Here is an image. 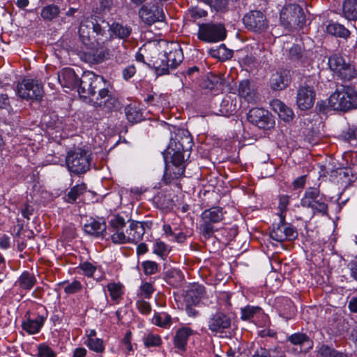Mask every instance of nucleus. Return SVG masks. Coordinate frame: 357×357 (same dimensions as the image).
I'll return each instance as SVG.
<instances>
[{
  "mask_svg": "<svg viewBox=\"0 0 357 357\" xmlns=\"http://www.w3.org/2000/svg\"><path fill=\"white\" fill-rule=\"evenodd\" d=\"M59 13V8L56 5L51 4L42 8L40 15L43 20L51 21L56 17Z\"/></svg>",
  "mask_w": 357,
  "mask_h": 357,
  "instance_id": "7c9ffc66",
  "label": "nucleus"
},
{
  "mask_svg": "<svg viewBox=\"0 0 357 357\" xmlns=\"http://www.w3.org/2000/svg\"><path fill=\"white\" fill-rule=\"evenodd\" d=\"M183 149L179 144L177 145L176 140L171 139L165 153L172 155V163L173 166H182L184 158L182 154Z\"/></svg>",
  "mask_w": 357,
  "mask_h": 357,
  "instance_id": "aec40b11",
  "label": "nucleus"
},
{
  "mask_svg": "<svg viewBox=\"0 0 357 357\" xmlns=\"http://www.w3.org/2000/svg\"><path fill=\"white\" fill-rule=\"evenodd\" d=\"M349 308L353 312H357V297H353L349 302Z\"/></svg>",
  "mask_w": 357,
  "mask_h": 357,
  "instance_id": "0e129e2a",
  "label": "nucleus"
},
{
  "mask_svg": "<svg viewBox=\"0 0 357 357\" xmlns=\"http://www.w3.org/2000/svg\"><path fill=\"white\" fill-rule=\"evenodd\" d=\"M109 27L111 37L126 40L132 33V28L119 22H113L111 25L104 21L89 17L83 20L79 25V36L84 45L93 48L95 45L103 44V36Z\"/></svg>",
  "mask_w": 357,
  "mask_h": 357,
  "instance_id": "f03ea898",
  "label": "nucleus"
},
{
  "mask_svg": "<svg viewBox=\"0 0 357 357\" xmlns=\"http://www.w3.org/2000/svg\"><path fill=\"white\" fill-rule=\"evenodd\" d=\"M198 38L207 43H218L226 37V30L221 24L206 23L200 24Z\"/></svg>",
  "mask_w": 357,
  "mask_h": 357,
  "instance_id": "0eeeda50",
  "label": "nucleus"
},
{
  "mask_svg": "<svg viewBox=\"0 0 357 357\" xmlns=\"http://www.w3.org/2000/svg\"><path fill=\"white\" fill-rule=\"evenodd\" d=\"M184 173V167L183 166H173L170 168L168 167L164 175L166 183H169L171 179L178 178Z\"/></svg>",
  "mask_w": 357,
  "mask_h": 357,
  "instance_id": "473e14b6",
  "label": "nucleus"
},
{
  "mask_svg": "<svg viewBox=\"0 0 357 357\" xmlns=\"http://www.w3.org/2000/svg\"><path fill=\"white\" fill-rule=\"evenodd\" d=\"M110 232L113 243L119 244L128 243V233L125 234L122 229L113 230Z\"/></svg>",
  "mask_w": 357,
  "mask_h": 357,
  "instance_id": "e433bc0d",
  "label": "nucleus"
},
{
  "mask_svg": "<svg viewBox=\"0 0 357 357\" xmlns=\"http://www.w3.org/2000/svg\"><path fill=\"white\" fill-rule=\"evenodd\" d=\"M289 84V73L287 70L273 73L270 79V86L273 90H282Z\"/></svg>",
  "mask_w": 357,
  "mask_h": 357,
  "instance_id": "412c9836",
  "label": "nucleus"
},
{
  "mask_svg": "<svg viewBox=\"0 0 357 357\" xmlns=\"http://www.w3.org/2000/svg\"><path fill=\"white\" fill-rule=\"evenodd\" d=\"M86 187L84 183H80L73 187L65 197V200L69 203H73L76 199L86 191Z\"/></svg>",
  "mask_w": 357,
  "mask_h": 357,
  "instance_id": "c756f323",
  "label": "nucleus"
},
{
  "mask_svg": "<svg viewBox=\"0 0 357 357\" xmlns=\"http://www.w3.org/2000/svg\"><path fill=\"white\" fill-rule=\"evenodd\" d=\"M351 273L352 277L357 280V259L351 263Z\"/></svg>",
  "mask_w": 357,
  "mask_h": 357,
  "instance_id": "774afa93",
  "label": "nucleus"
},
{
  "mask_svg": "<svg viewBox=\"0 0 357 357\" xmlns=\"http://www.w3.org/2000/svg\"><path fill=\"white\" fill-rule=\"evenodd\" d=\"M10 245L9 238L3 236L0 238V248L2 249H7Z\"/></svg>",
  "mask_w": 357,
  "mask_h": 357,
  "instance_id": "69168bd1",
  "label": "nucleus"
},
{
  "mask_svg": "<svg viewBox=\"0 0 357 357\" xmlns=\"http://www.w3.org/2000/svg\"><path fill=\"white\" fill-rule=\"evenodd\" d=\"M195 289L197 291V295H194V289H192L188 293V298L190 297L194 303L199 301V298L204 294V288L201 286H195Z\"/></svg>",
  "mask_w": 357,
  "mask_h": 357,
  "instance_id": "864d4df0",
  "label": "nucleus"
},
{
  "mask_svg": "<svg viewBox=\"0 0 357 357\" xmlns=\"http://www.w3.org/2000/svg\"><path fill=\"white\" fill-rule=\"evenodd\" d=\"M326 31L331 35L346 38L349 37L350 32L343 25L338 23H330L326 26Z\"/></svg>",
  "mask_w": 357,
  "mask_h": 357,
  "instance_id": "c85d7f7f",
  "label": "nucleus"
},
{
  "mask_svg": "<svg viewBox=\"0 0 357 357\" xmlns=\"http://www.w3.org/2000/svg\"><path fill=\"white\" fill-rule=\"evenodd\" d=\"M223 219V213L220 207H212L205 210L202 214V223L200 230L205 237H210L214 232L213 224Z\"/></svg>",
  "mask_w": 357,
  "mask_h": 357,
  "instance_id": "1a4fd4ad",
  "label": "nucleus"
},
{
  "mask_svg": "<svg viewBox=\"0 0 357 357\" xmlns=\"http://www.w3.org/2000/svg\"><path fill=\"white\" fill-rule=\"evenodd\" d=\"M287 340L293 345L299 347L300 352H307L313 347V342L304 333H294L287 337Z\"/></svg>",
  "mask_w": 357,
  "mask_h": 357,
  "instance_id": "6ab92c4d",
  "label": "nucleus"
},
{
  "mask_svg": "<svg viewBox=\"0 0 357 357\" xmlns=\"http://www.w3.org/2000/svg\"><path fill=\"white\" fill-rule=\"evenodd\" d=\"M206 87L209 89H214L222 85V79L220 77L211 75L208 77Z\"/></svg>",
  "mask_w": 357,
  "mask_h": 357,
  "instance_id": "09e8293b",
  "label": "nucleus"
},
{
  "mask_svg": "<svg viewBox=\"0 0 357 357\" xmlns=\"http://www.w3.org/2000/svg\"><path fill=\"white\" fill-rule=\"evenodd\" d=\"M328 65L331 71L344 82L357 80L355 67L340 54L333 53L328 57Z\"/></svg>",
  "mask_w": 357,
  "mask_h": 357,
  "instance_id": "39448f33",
  "label": "nucleus"
},
{
  "mask_svg": "<svg viewBox=\"0 0 357 357\" xmlns=\"http://www.w3.org/2000/svg\"><path fill=\"white\" fill-rule=\"evenodd\" d=\"M124 226V219L120 216H115L110 220L109 230L111 231L116 229H122Z\"/></svg>",
  "mask_w": 357,
  "mask_h": 357,
  "instance_id": "c03bdc74",
  "label": "nucleus"
},
{
  "mask_svg": "<svg viewBox=\"0 0 357 357\" xmlns=\"http://www.w3.org/2000/svg\"><path fill=\"white\" fill-rule=\"evenodd\" d=\"M86 350L84 348L79 347L75 349L73 357H85Z\"/></svg>",
  "mask_w": 357,
  "mask_h": 357,
  "instance_id": "338daca9",
  "label": "nucleus"
},
{
  "mask_svg": "<svg viewBox=\"0 0 357 357\" xmlns=\"http://www.w3.org/2000/svg\"><path fill=\"white\" fill-rule=\"evenodd\" d=\"M305 183V176L297 178L293 183L294 188H303Z\"/></svg>",
  "mask_w": 357,
  "mask_h": 357,
  "instance_id": "e2e57ef3",
  "label": "nucleus"
},
{
  "mask_svg": "<svg viewBox=\"0 0 357 357\" xmlns=\"http://www.w3.org/2000/svg\"><path fill=\"white\" fill-rule=\"evenodd\" d=\"M171 321V317L166 313L155 314L152 319L154 324L164 328L169 326Z\"/></svg>",
  "mask_w": 357,
  "mask_h": 357,
  "instance_id": "f704fd0d",
  "label": "nucleus"
},
{
  "mask_svg": "<svg viewBox=\"0 0 357 357\" xmlns=\"http://www.w3.org/2000/svg\"><path fill=\"white\" fill-rule=\"evenodd\" d=\"M270 237L277 242H282L293 239L295 237V231L292 227L282 224L271 230Z\"/></svg>",
  "mask_w": 357,
  "mask_h": 357,
  "instance_id": "a211bd4d",
  "label": "nucleus"
},
{
  "mask_svg": "<svg viewBox=\"0 0 357 357\" xmlns=\"http://www.w3.org/2000/svg\"><path fill=\"white\" fill-rule=\"evenodd\" d=\"M36 282L35 276L29 272H24L18 280L20 286L24 289H31L36 284Z\"/></svg>",
  "mask_w": 357,
  "mask_h": 357,
  "instance_id": "2f4dec72",
  "label": "nucleus"
},
{
  "mask_svg": "<svg viewBox=\"0 0 357 357\" xmlns=\"http://www.w3.org/2000/svg\"><path fill=\"white\" fill-rule=\"evenodd\" d=\"M153 252L161 257H164L165 256H167L168 249L163 242L155 241L153 244Z\"/></svg>",
  "mask_w": 357,
  "mask_h": 357,
  "instance_id": "79ce46f5",
  "label": "nucleus"
},
{
  "mask_svg": "<svg viewBox=\"0 0 357 357\" xmlns=\"http://www.w3.org/2000/svg\"><path fill=\"white\" fill-rule=\"evenodd\" d=\"M84 344L92 351L96 353H102L105 350L103 341L100 338H90L89 340H85Z\"/></svg>",
  "mask_w": 357,
  "mask_h": 357,
  "instance_id": "c9c22d12",
  "label": "nucleus"
},
{
  "mask_svg": "<svg viewBox=\"0 0 357 357\" xmlns=\"http://www.w3.org/2000/svg\"><path fill=\"white\" fill-rule=\"evenodd\" d=\"M328 105L334 110L344 112L356 108L357 91L349 86H340L328 98Z\"/></svg>",
  "mask_w": 357,
  "mask_h": 357,
  "instance_id": "7ed1b4c3",
  "label": "nucleus"
},
{
  "mask_svg": "<svg viewBox=\"0 0 357 357\" xmlns=\"http://www.w3.org/2000/svg\"><path fill=\"white\" fill-rule=\"evenodd\" d=\"M281 25L289 30L301 28L305 23L303 8L296 3L285 4L280 13Z\"/></svg>",
  "mask_w": 357,
  "mask_h": 357,
  "instance_id": "20e7f679",
  "label": "nucleus"
},
{
  "mask_svg": "<svg viewBox=\"0 0 357 357\" xmlns=\"http://www.w3.org/2000/svg\"><path fill=\"white\" fill-rule=\"evenodd\" d=\"M112 5V0H101L100 1V10L101 12H106L110 9Z\"/></svg>",
  "mask_w": 357,
  "mask_h": 357,
  "instance_id": "680f3d73",
  "label": "nucleus"
},
{
  "mask_svg": "<svg viewBox=\"0 0 357 357\" xmlns=\"http://www.w3.org/2000/svg\"><path fill=\"white\" fill-rule=\"evenodd\" d=\"M111 298L113 301H118L123 294V287L119 283H109L107 286Z\"/></svg>",
  "mask_w": 357,
  "mask_h": 357,
  "instance_id": "72a5a7b5",
  "label": "nucleus"
},
{
  "mask_svg": "<svg viewBox=\"0 0 357 357\" xmlns=\"http://www.w3.org/2000/svg\"><path fill=\"white\" fill-rule=\"evenodd\" d=\"M289 204V197L287 195H282L280 197L279 199V206L278 208L280 210V217L281 221L283 222L284 220V213L287 210V207Z\"/></svg>",
  "mask_w": 357,
  "mask_h": 357,
  "instance_id": "a18cd8bd",
  "label": "nucleus"
},
{
  "mask_svg": "<svg viewBox=\"0 0 357 357\" xmlns=\"http://www.w3.org/2000/svg\"><path fill=\"white\" fill-rule=\"evenodd\" d=\"M162 63L157 68L162 74L169 73V68H176L183 61V54L182 50L178 45H174V47L164 55Z\"/></svg>",
  "mask_w": 357,
  "mask_h": 357,
  "instance_id": "9d476101",
  "label": "nucleus"
},
{
  "mask_svg": "<svg viewBox=\"0 0 357 357\" xmlns=\"http://www.w3.org/2000/svg\"><path fill=\"white\" fill-rule=\"evenodd\" d=\"M243 22L250 30L261 32L266 29L268 24L264 15L258 10L251 11L243 17Z\"/></svg>",
  "mask_w": 357,
  "mask_h": 357,
  "instance_id": "2eb2a0df",
  "label": "nucleus"
},
{
  "mask_svg": "<svg viewBox=\"0 0 357 357\" xmlns=\"http://www.w3.org/2000/svg\"><path fill=\"white\" fill-rule=\"evenodd\" d=\"M136 73L134 66H129L123 70V76L124 79H128L132 77Z\"/></svg>",
  "mask_w": 357,
  "mask_h": 357,
  "instance_id": "052dcab7",
  "label": "nucleus"
},
{
  "mask_svg": "<svg viewBox=\"0 0 357 357\" xmlns=\"http://www.w3.org/2000/svg\"><path fill=\"white\" fill-rule=\"evenodd\" d=\"M161 343V339L160 336L156 335H149L144 339V344L146 347H154L158 346Z\"/></svg>",
  "mask_w": 357,
  "mask_h": 357,
  "instance_id": "603ef678",
  "label": "nucleus"
},
{
  "mask_svg": "<svg viewBox=\"0 0 357 357\" xmlns=\"http://www.w3.org/2000/svg\"><path fill=\"white\" fill-rule=\"evenodd\" d=\"M128 242L140 241L145 233V224L140 222H131L127 229Z\"/></svg>",
  "mask_w": 357,
  "mask_h": 357,
  "instance_id": "4be33fe9",
  "label": "nucleus"
},
{
  "mask_svg": "<svg viewBox=\"0 0 357 357\" xmlns=\"http://www.w3.org/2000/svg\"><path fill=\"white\" fill-rule=\"evenodd\" d=\"M106 230L105 222L91 220L84 225V231L91 235L100 236Z\"/></svg>",
  "mask_w": 357,
  "mask_h": 357,
  "instance_id": "cd10ccee",
  "label": "nucleus"
},
{
  "mask_svg": "<svg viewBox=\"0 0 357 357\" xmlns=\"http://www.w3.org/2000/svg\"><path fill=\"white\" fill-rule=\"evenodd\" d=\"M126 114L127 119L132 123L139 121L142 117L141 112L131 105L126 107Z\"/></svg>",
  "mask_w": 357,
  "mask_h": 357,
  "instance_id": "4c0bfd02",
  "label": "nucleus"
},
{
  "mask_svg": "<svg viewBox=\"0 0 357 357\" xmlns=\"http://www.w3.org/2000/svg\"><path fill=\"white\" fill-rule=\"evenodd\" d=\"M37 357H56V353L48 345L40 344L38 346Z\"/></svg>",
  "mask_w": 357,
  "mask_h": 357,
  "instance_id": "ea45409f",
  "label": "nucleus"
},
{
  "mask_svg": "<svg viewBox=\"0 0 357 357\" xmlns=\"http://www.w3.org/2000/svg\"><path fill=\"white\" fill-rule=\"evenodd\" d=\"M248 119L259 128L266 129L273 125V121L267 110L253 108L248 114Z\"/></svg>",
  "mask_w": 357,
  "mask_h": 357,
  "instance_id": "4468645a",
  "label": "nucleus"
},
{
  "mask_svg": "<svg viewBox=\"0 0 357 357\" xmlns=\"http://www.w3.org/2000/svg\"><path fill=\"white\" fill-rule=\"evenodd\" d=\"M123 344L124 346V349L128 352L132 351V346L131 344V333H126L125 337L123 339Z\"/></svg>",
  "mask_w": 357,
  "mask_h": 357,
  "instance_id": "bf43d9fd",
  "label": "nucleus"
},
{
  "mask_svg": "<svg viewBox=\"0 0 357 357\" xmlns=\"http://www.w3.org/2000/svg\"><path fill=\"white\" fill-rule=\"evenodd\" d=\"M193 334L194 331L188 327L179 328L174 337V346L178 349L183 351L185 349L189 337Z\"/></svg>",
  "mask_w": 357,
  "mask_h": 357,
  "instance_id": "5701e85b",
  "label": "nucleus"
},
{
  "mask_svg": "<svg viewBox=\"0 0 357 357\" xmlns=\"http://www.w3.org/2000/svg\"><path fill=\"white\" fill-rule=\"evenodd\" d=\"M338 352L333 349L322 345L318 350V354L320 357H335Z\"/></svg>",
  "mask_w": 357,
  "mask_h": 357,
  "instance_id": "de8ad7c7",
  "label": "nucleus"
},
{
  "mask_svg": "<svg viewBox=\"0 0 357 357\" xmlns=\"http://www.w3.org/2000/svg\"><path fill=\"white\" fill-rule=\"evenodd\" d=\"M82 289V284L79 281L74 280L71 283H67L64 286V291L67 294H74Z\"/></svg>",
  "mask_w": 357,
  "mask_h": 357,
  "instance_id": "8fccbe9b",
  "label": "nucleus"
},
{
  "mask_svg": "<svg viewBox=\"0 0 357 357\" xmlns=\"http://www.w3.org/2000/svg\"><path fill=\"white\" fill-rule=\"evenodd\" d=\"M205 3L208 4L217 11L224 10L227 5V0H201Z\"/></svg>",
  "mask_w": 357,
  "mask_h": 357,
  "instance_id": "a19ab883",
  "label": "nucleus"
},
{
  "mask_svg": "<svg viewBox=\"0 0 357 357\" xmlns=\"http://www.w3.org/2000/svg\"><path fill=\"white\" fill-rule=\"evenodd\" d=\"M301 204L304 207L312 208L314 212L323 214L327 212V204L319 197V192L317 188L308 189L301 199Z\"/></svg>",
  "mask_w": 357,
  "mask_h": 357,
  "instance_id": "9b49d317",
  "label": "nucleus"
},
{
  "mask_svg": "<svg viewBox=\"0 0 357 357\" xmlns=\"http://www.w3.org/2000/svg\"><path fill=\"white\" fill-rule=\"evenodd\" d=\"M80 268L83 271L84 274L89 277L92 276L93 273L96 270L95 266H93L91 264L88 262L82 264L80 266Z\"/></svg>",
  "mask_w": 357,
  "mask_h": 357,
  "instance_id": "4d7b16f0",
  "label": "nucleus"
},
{
  "mask_svg": "<svg viewBox=\"0 0 357 357\" xmlns=\"http://www.w3.org/2000/svg\"><path fill=\"white\" fill-rule=\"evenodd\" d=\"M314 100L315 93L312 87L305 86L298 89L296 102L301 110L310 109L314 105Z\"/></svg>",
  "mask_w": 357,
  "mask_h": 357,
  "instance_id": "dca6fc26",
  "label": "nucleus"
},
{
  "mask_svg": "<svg viewBox=\"0 0 357 357\" xmlns=\"http://www.w3.org/2000/svg\"><path fill=\"white\" fill-rule=\"evenodd\" d=\"M154 291V289L151 283L146 282L140 287V293L139 296L142 298H149Z\"/></svg>",
  "mask_w": 357,
  "mask_h": 357,
  "instance_id": "49530a36",
  "label": "nucleus"
},
{
  "mask_svg": "<svg viewBox=\"0 0 357 357\" xmlns=\"http://www.w3.org/2000/svg\"><path fill=\"white\" fill-rule=\"evenodd\" d=\"M139 15L142 20L147 24L161 22L165 19L162 8L151 3L143 6L139 11Z\"/></svg>",
  "mask_w": 357,
  "mask_h": 357,
  "instance_id": "ddd939ff",
  "label": "nucleus"
},
{
  "mask_svg": "<svg viewBox=\"0 0 357 357\" xmlns=\"http://www.w3.org/2000/svg\"><path fill=\"white\" fill-rule=\"evenodd\" d=\"M238 94L248 102L255 103L258 99L257 93L250 89V82L248 80H243L240 83Z\"/></svg>",
  "mask_w": 357,
  "mask_h": 357,
  "instance_id": "393cba45",
  "label": "nucleus"
},
{
  "mask_svg": "<svg viewBox=\"0 0 357 357\" xmlns=\"http://www.w3.org/2000/svg\"><path fill=\"white\" fill-rule=\"evenodd\" d=\"M190 16L195 19L201 18L206 15V12L202 9L192 8L189 10Z\"/></svg>",
  "mask_w": 357,
  "mask_h": 357,
  "instance_id": "13d9d810",
  "label": "nucleus"
},
{
  "mask_svg": "<svg viewBox=\"0 0 357 357\" xmlns=\"http://www.w3.org/2000/svg\"><path fill=\"white\" fill-rule=\"evenodd\" d=\"M261 308L255 306H246L241 310V319L243 320H249L252 319L255 314L259 313Z\"/></svg>",
  "mask_w": 357,
  "mask_h": 357,
  "instance_id": "58836bf2",
  "label": "nucleus"
},
{
  "mask_svg": "<svg viewBox=\"0 0 357 357\" xmlns=\"http://www.w3.org/2000/svg\"><path fill=\"white\" fill-rule=\"evenodd\" d=\"M273 108L284 121H289L293 118L294 113L292 110L280 100H274Z\"/></svg>",
  "mask_w": 357,
  "mask_h": 357,
  "instance_id": "bb28decb",
  "label": "nucleus"
},
{
  "mask_svg": "<svg viewBox=\"0 0 357 357\" xmlns=\"http://www.w3.org/2000/svg\"><path fill=\"white\" fill-rule=\"evenodd\" d=\"M136 305H137L138 310L142 314H149L151 310V305L149 304V303H148L145 301H143V300L137 301L136 303Z\"/></svg>",
  "mask_w": 357,
  "mask_h": 357,
  "instance_id": "5fc2aeb1",
  "label": "nucleus"
},
{
  "mask_svg": "<svg viewBox=\"0 0 357 357\" xmlns=\"http://www.w3.org/2000/svg\"><path fill=\"white\" fill-rule=\"evenodd\" d=\"M17 93L20 98L25 100H39L43 96V85L38 80L23 79L17 86Z\"/></svg>",
  "mask_w": 357,
  "mask_h": 357,
  "instance_id": "6e6552de",
  "label": "nucleus"
},
{
  "mask_svg": "<svg viewBox=\"0 0 357 357\" xmlns=\"http://www.w3.org/2000/svg\"><path fill=\"white\" fill-rule=\"evenodd\" d=\"M144 272L146 275H153L158 272V265L153 261H146L142 263Z\"/></svg>",
  "mask_w": 357,
  "mask_h": 357,
  "instance_id": "37998d69",
  "label": "nucleus"
},
{
  "mask_svg": "<svg viewBox=\"0 0 357 357\" xmlns=\"http://www.w3.org/2000/svg\"><path fill=\"white\" fill-rule=\"evenodd\" d=\"M231 318L221 311L212 313L207 321L208 328L212 333H223L231 326Z\"/></svg>",
  "mask_w": 357,
  "mask_h": 357,
  "instance_id": "f8f14e48",
  "label": "nucleus"
},
{
  "mask_svg": "<svg viewBox=\"0 0 357 357\" xmlns=\"http://www.w3.org/2000/svg\"><path fill=\"white\" fill-rule=\"evenodd\" d=\"M77 92L84 100L95 107L107 110L116 109L119 100L108 90L105 79L92 72L84 73L78 84Z\"/></svg>",
  "mask_w": 357,
  "mask_h": 357,
  "instance_id": "f257e3e1",
  "label": "nucleus"
},
{
  "mask_svg": "<svg viewBox=\"0 0 357 357\" xmlns=\"http://www.w3.org/2000/svg\"><path fill=\"white\" fill-rule=\"evenodd\" d=\"M45 319L43 316H38L35 319L28 318L22 323V328L29 334H36L43 326Z\"/></svg>",
  "mask_w": 357,
  "mask_h": 357,
  "instance_id": "b1692460",
  "label": "nucleus"
},
{
  "mask_svg": "<svg viewBox=\"0 0 357 357\" xmlns=\"http://www.w3.org/2000/svg\"><path fill=\"white\" fill-rule=\"evenodd\" d=\"M303 50L300 45H296L289 50V57L292 60H299L302 58Z\"/></svg>",
  "mask_w": 357,
  "mask_h": 357,
  "instance_id": "3c124183",
  "label": "nucleus"
},
{
  "mask_svg": "<svg viewBox=\"0 0 357 357\" xmlns=\"http://www.w3.org/2000/svg\"><path fill=\"white\" fill-rule=\"evenodd\" d=\"M218 50L220 60H226L230 59L232 56V52L227 49L224 44L219 45Z\"/></svg>",
  "mask_w": 357,
  "mask_h": 357,
  "instance_id": "6e6d98bb",
  "label": "nucleus"
},
{
  "mask_svg": "<svg viewBox=\"0 0 357 357\" xmlns=\"http://www.w3.org/2000/svg\"><path fill=\"white\" fill-rule=\"evenodd\" d=\"M66 161L69 171L76 174L84 173L89 169V155L81 148L69 151Z\"/></svg>",
  "mask_w": 357,
  "mask_h": 357,
  "instance_id": "423d86ee",
  "label": "nucleus"
},
{
  "mask_svg": "<svg viewBox=\"0 0 357 357\" xmlns=\"http://www.w3.org/2000/svg\"><path fill=\"white\" fill-rule=\"evenodd\" d=\"M344 17L349 20H357V0H344L342 4Z\"/></svg>",
  "mask_w": 357,
  "mask_h": 357,
  "instance_id": "a878e982",
  "label": "nucleus"
},
{
  "mask_svg": "<svg viewBox=\"0 0 357 357\" xmlns=\"http://www.w3.org/2000/svg\"><path fill=\"white\" fill-rule=\"evenodd\" d=\"M57 79L63 88L73 89L77 88L79 79L75 71L70 68H65L57 74Z\"/></svg>",
  "mask_w": 357,
  "mask_h": 357,
  "instance_id": "f3484780",
  "label": "nucleus"
}]
</instances>
